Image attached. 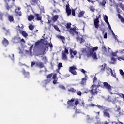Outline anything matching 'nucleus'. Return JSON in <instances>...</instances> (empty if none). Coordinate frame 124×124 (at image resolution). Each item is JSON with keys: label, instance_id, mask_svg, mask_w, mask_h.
I'll list each match as a JSON object with an SVG mask.
<instances>
[{"label": "nucleus", "instance_id": "nucleus-59", "mask_svg": "<svg viewBox=\"0 0 124 124\" xmlns=\"http://www.w3.org/2000/svg\"><path fill=\"white\" fill-rule=\"evenodd\" d=\"M37 1V0H31V2H33V3H36Z\"/></svg>", "mask_w": 124, "mask_h": 124}, {"label": "nucleus", "instance_id": "nucleus-25", "mask_svg": "<svg viewBox=\"0 0 124 124\" xmlns=\"http://www.w3.org/2000/svg\"><path fill=\"white\" fill-rule=\"evenodd\" d=\"M68 91L70 92V93H76V90L74 89V88H70L68 89Z\"/></svg>", "mask_w": 124, "mask_h": 124}, {"label": "nucleus", "instance_id": "nucleus-24", "mask_svg": "<svg viewBox=\"0 0 124 124\" xmlns=\"http://www.w3.org/2000/svg\"><path fill=\"white\" fill-rule=\"evenodd\" d=\"M100 67L101 71H104L105 70V67H106V64L101 65Z\"/></svg>", "mask_w": 124, "mask_h": 124}, {"label": "nucleus", "instance_id": "nucleus-28", "mask_svg": "<svg viewBox=\"0 0 124 124\" xmlns=\"http://www.w3.org/2000/svg\"><path fill=\"white\" fill-rule=\"evenodd\" d=\"M21 34H22L23 36L24 37H25V38H27L28 37V33L25 31H22Z\"/></svg>", "mask_w": 124, "mask_h": 124}, {"label": "nucleus", "instance_id": "nucleus-43", "mask_svg": "<svg viewBox=\"0 0 124 124\" xmlns=\"http://www.w3.org/2000/svg\"><path fill=\"white\" fill-rule=\"evenodd\" d=\"M77 94H78V95H79V96H81V95H82V92L81 91H78L77 92Z\"/></svg>", "mask_w": 124, "mask_h": 124}, {"label": "nucleus", "instance_id": "nucleus-32", "mask_svg": "<svg viewBox=\"0 0 124 124\" xmlns=\"http://www.w3.org/2000/svg\"><path fill=\"white\" fill-rule=\"evenodd\" d=\"M106 1H107V0H103L101 3H100L101 5L102 6H104L105 4H106Z\"/></svg>", "mask_w": 124, "mask_h": 124}, {"label": "nucleus", "instance_id": "nucleus-41", "mask_svg": "<svg viewBox=\"0 0 124 124\" xmlns=\"http://www.w3.org/2000/svg\"><path fill=\"white\" fill-rule=\"evenodd\" d=\"M108 71H109V72L110 73H111L112 75H114V74H113V72L112 71V69L109 68L107 69Z\"/></svg>", "mask_w": 124, "mask_h": 124}, {"label": "nucleus", "instance_id": "nucleus-45", "mask_svg": "<svg viewBox=\"0 0 124 124\" xmlns=\"http://www.w3.org/2000/svg\"><path fill=\"white\" fill-rule=\"evenodd\" d=\"M16 0H5V2H9V1H13V3H14V1Z\"/></svg>", "mask_w": 124, "mask_h": 124}, {"label": "nucleus", "instance_id": "nucleus-7", "mask_svg": "<svg viewBox=\"0 0 124 124\" xmlns=\"http://www.w3.org/2000/svg\"><path fill=\"white\" fill-rule=\"evenodd\" d=\"M103 87L105 88L106 90L109 91V92H111L112 91V87L108 83V82H105L103 83Z\"/></svg>", "mask_w": 124, "mask_h": 124}, {"label": "nucleus", "instance_id": "nucleus-15", "mask_svg": "<svg viewBox=\"0 0 124 124\" xmlns=\"http://www.w3.org/2000/svg\"><path fill=\"white\" fill-rule=\"evenodd\" d=\"M2 43L4 46H7L9 44V42L5 38H4Z\"/></svg>", "mask_w": 124, "mask_h": 124}, {"label": "nucleus", "instance_id": "nucleus-29", "mask_svg": "<svg viewBox=\"0 0 124 124\" xmlns=\"http://www.w3.org/2000/svg\"><path fill=\"white\" fill-rule=\"evenodd\" d=\"M23 75L25 76V78L29 77L30 76V73L24 71L23 72Z\"/></svg>", "mask_w": 124, "mask_h": 124}, {"label": "nucleus", "instance_id": "nucleus-48", "mask_svg": "<svg viewBox=\"0 0 124 124\" xmlns=\"http://www.w3.org/2000/svg\"><path fill=\"white\" fill-rule=\"evenodd\" d=\"M90 11H92V12H94L95 9H94V8H93V7H91L90 8Z\"/></svg>", "mask_w": 124, "mask_h": 124}, {"label": "nucleus", "instance_id": "nucleus-4", "mask_svg": "<svg viewBox=\"0 0 124 124\" xmlns=\"http://www.w3.org/2000/svg\"><path fill=\"white\" fill-rule=\"evenodd\" d=\"M64 50H63L62 52V60H67V55L69 54L68 52V49L66 47H64Z\"/></svg>", "mask_w": 124, "mask_h": 124}, {"label": "nucleus", "instance_id": "nucleus-52", "mask_svg": "<svg viewBox=\"0 0 124 124\" xmlns=\"http://www.w3.org/2000/svg\"><path fill=\"white\" fill-rule=\"evenodd\" d=\"M96 106H97V107H98V108H99L100 109L103 108V107L102 106H100L99 105H96Z\"/></svg>", "mask_w": 124, "mask_h": 124}, {"label": "nucleus", "instance_id": "nucleus-38", "mask_svg": "<svg viewBox=\"0 0 124 124\" xmlns=\"http://www.w3.org/2000/svg\"><path fill=\"white\" fill-rule=\"evenodd\" d=\"M97 83H98V84L97 85V87L98 88V87H100L102 82H101V81H100V80H98Z\"/></svg>", "mask_w": 124, "mask_h": 124}, {"label": "nucleus", "instance_id": "nucleus-23", "mask_svg": "<svg viewBox=\"0 0 124 124\" xmlns=\"http://www.w3.org/2000/svg\"><path fill=\"white\" fill-rule=\"evenodd\" d=\"M111 63H112V64H114L116 62V61H117V59H116L115 58H114V56L111 57Z\"/></svg>", "mask_w": 124, "mask_h": 124}, {"label": "nucleus", "instance_id": "nucleus-56", "mask_svg": "<svg viewBox=\"0 0 124 124\" xmlns=\"http://www.w3.org/2000/svg\"><path fill=\"white\" fill-rule=\"evenodd\" d=\"M48 46H50V48H53V44L51 43H49Z\"/></svg>", "mask_w": 124, "mask_h": 124}, {"label": "nucleus", "instance_id": "nucleus-2", "mask_svg": "<svg viewBox=\"0 0 124 124\" xmlns=\"http://www.w3.org/2000/svg\"><path fill=\"white\" fill-rule=\"evenodd\" d=\"M66 28L67 30H69L68 31L72 35H74L75 34L78 35L79 34V32L76 31L75 27L71 28V23L70 22L66 24Z\"/></svg>", "mask_w": 124, "mask_h": 124}, {"label": "nucleus", "instance_id": "nucleus-57", "mask_svg": "<svg viewBox=\"0 0 124 124\" xmlns=\"http://www.w3.org/2000/svg\"><path fill=\"white\" fill-rule=\"evenodd\" d=\"M5 31L6 35H7V34H8V33H9V30L7 29V30H6V31Z\"/></svg>", "mask_w": 124, "mask_h": 124}, {"label": "nucleus", "instance_id": "nucleus-27", "mask_svg": "<svg viewBox=\"0 0 124 124\" xmlns=\"http://www.w3.org/2000/svg\"><path fill=\"white\" fill-rule=\"evenodd\" d=\"M58 19H59V15H56L53 16V20L54 22H56V21H57Z\"/></svg>", "mask_w": 124, "mask_h": 124}, {"label": "nucleus", "instance_id": "nucleus-39", "mask_svg": "<svg viewBox=\"0 0 124 124\" xmlns=\"http://www.w3.org/2000/svg\"><path fill=\"white\" fill-rule=\"evenodd\" d=\"M40 45V42L37 41L35 43V46L36 47L37 46H39Z\"/></svg>", "mask_w": 124, "mask_h": 124}, {"label": "nucleus", "instance_id": "nucleus-60", "mask_svg": "<svg viewBox=\"0 0 124 124\" xmlns=\"http://www.w3.org/2000/svg\"><path fill=\"white\" fill-rule=\"evenodd\" d=\"M121 8L122 9V10H123V11L124 12V5H121Z\"/></svg>", "mask_w": 124, "mask_h": 124}, {"label": "nucleus", "instance_id": "nucleus-63", "mask_svg": "<svg viewBox=\"0 0 124 124\" xmlns=\"http://www.w3.org/2000/svg\"><path fill=\"white\" fill-rule=\"evenodd\" d=\"M106 24H107L108 27H109L110 26H111L110 25V23H109V21L106 22Z\"/></svg>", "mask_w": 124, "mask_h": 124}, {"label": "nucleus", "instance_id": "nucleus-33", "mask_svg": "<svg viewBox=\"0 0 124 124\" xmlns=\"http://www.w3.org/2000/svg\"><path fill=\"white\" fill-rule=\"evenodd\" d=\"M53 27L54 28L55 30H56L57 31L61 32V31L60 30V29H59V27H58V26L54 25Z\"/></svg>", "mask_w": 124, "mask_h": 124}, {"label": "nucleus", "instance_id": "nucleus-10", "mask_svg": "<svg viewBox=\"0 0 124 124\" xmlns=\"http://www.w3.org/2000/svg\"><path fill=\"white\" fill-rule=\"evenodd\" d=\"M74 101L75 99L72 98L71 100H68L67 101V104L69 106H74Z\"/></svg>", "mask_w": 124, "mask_h": 124}, {"label": "nucleus", "instance_id": "nucleus-37", "mask_svg": "<svg viewBox=\"0 0 124 124\" xmlns=\"http://www.w3.org/2000/svg\"><path fill=\"white\" fill-rule=\"evenodd\" d=\"M75 105H78L79 104V99H76L75 101Z\"/></svg>", "mask_w": 124, "mask_h": 124}, {"label": "nucleus", "instance_id": "nucleus-58", "mask_svg": "<svg viewBox=\"0 0 124 124\" xmlns=\"http://www.w3.org/2000/svg\"><path fill=\"white\" fill-rule=\"evenodd\" d=\"M67 9H70V8H69V4H68L67 5H66V10Z\"/></svg>", "mask_w": 124, "mask_h": 124}, {"label": "nucleus", "instance_id": "nucleus-5", "mask_svg": "<svg viewBox=\"0 0 124 124\" xmlns=\"http://www.w3.org/2000/svg\"><path fill=\"white\" fill-rule=\"evenodd\" d=\"M101 16L99 15L98 16H96V18L94 19V25L96 29H98L99 27V18H101Z\"/></svg>", "mask_w": 124, "mask_h": 124}, {"label": "nucleus", "instance_id": "nucleus-21", "mask_svg": "<svg viewBox=\"0 0 124 124\" xmlns=\"http://www.w3.org/2000/svg\"><path fill=\"white\" fill-rule=\"evenodd\" d=\"M87 82V78H82V80L80 82V85H82V86H84L85 84H86Z\"/></svg>", "mask_w": 124, "mask_h": 124}, {"label": "nucleus", "instance_id": "nucleus-31", "mask_svg": "<svg viewBox=\"0 0 124 124\" xmlns=\"http://www.w3.org/2000/svg\"><path fill=\"white\" fill-rule=\"evenodd\" d=\"M66 12L68 16H69V15H71V9H69L66 10Z\"/></svg>", "mask_w": 124, "mask_h": 124}, {"label": "nucleus", "instance_id": "nucleus-35", "mask_svg": "<svg viewBox=\"0 0 124 124\" xmlns=\"http://www.w3.org/2000/svg\"><path fill=\"white\" fill-rule=\"evenodd\" d=\"M104 20L106 23V22H108V17L106 15L104 17Z\"/></svg>", "mask_w": 124, "mask_h": 124}, {"label": "nucleus", "instance_id": "nucleus-3", "mask_svg": "<svg viewBox=\"0 0 124 124\" xmlns=\"http://www.w3.org/2000/svg\"><path fill=\"white\" fill-rule=\"evenodd\" d=\"M91 89L89 92L93 96V95H97V93H100V90L98 89V87L95 84L92 85L91 87Z\"/></svg>", "mask_w": 124, "mask_h": 124}, {"label": "nucleus", "instance_id": "nucleus-64", "mask_svg": "<svg viewBox=\"0 0 124 124\" xmlns=\"http://www.w3.org/2000/svg\"><path fill=\"white\" fill-rule=\"evenodd\" d=\"M81 106H85V103L84 102H81Z\"/></svg>", "mask_w": 124, "mask_h": 124}, {"label": "nucleus", "instance_id": "nucleus-22", "mask_svg": "<svg viewBox=\"0 0 124 124\" xmlns=\"http://www.w3.org/2000/svg\"><path fill=\"white\" fill-rule=\"evenodd\" d=\"M58 38L61 39L63 43H64V40H65V38L63 36L58 35Z\"/></svg>", "mask_w": 124, "mask_h": 124}, {"label": "nucleus", "instance_id": "nucleus-13", "mask_svg": "<svg viewBox=\"0 0 124 124\" xmlns=\"http://www.w3.org/2000/svg\"><path fill=\"white\" fill-rule=\"evenodd\" d=\"M70 54L71 55V59H74V56H76V54H77V51H74L72 49H70ZM73 54V55H72Z\"/></svg>", "mask_w": 124, "mask_h": 124}, {"label": "nucleus", "instance_id": "nucleus-40", "mask_svg": "<svg viewBox=\"0 0 124 124\" xmlns=\"http://www.w3.org/2000/svg\"><path fill=\"white\" fill-rule=\"evenodd\" d=\"M118 16L119 19H120L121 20V21L122 22V21L123 20L122 19H124V18L122 17V16H121L120 14H118Z\"/></svg>", "mask_w": 124, "mask_h": 124}, {"label": "nucleus", "instance_id": "nucleus-1", "mask_svg": "<svg viewBox=\"0 0 124 124\" xmlns=\"http://www.w3.org/2000/svg\"><path fill=\"white\" fill-rule=\"evenodd\" d=\"M88 52L87 53V55L88 57H90V56H91L94 60H97V55H96V52L95 51H97L98 50V46H95L93 48H88Z\"/></svg>", "mask_w": 124, "mask_h": 124}, {"label": "nucleus", "instance_id": "nucleus-53", "mask_svg": "<svg viewBox=\"0 0 124 124\" xmlns=\"http://www.w3.org/2000/svg\"><path fill=\"white\" fill-rule=\"evenodd\" d=\"M52 76L53 79H55L57 78V75L55 74H54Z\"/></svg>", "mask_w": 124, "mask_h": 124}, {"label": "nucleus", "instance_id": "nucleus-26", "mask_svg": "<svg viewBox=\"0 0 124 124\" xmlns=\"http://www.w3.org/2000/svg\"><path fill=\"white\" fill-rule=\"evenodd\" d=\"M8 18L10 22H13V21H14V19L13 18V16L9 15L8 16Z\"/></svg>", "mask_w": 124, "mask_h": 124}, {"label": "nucleus", "instance_id": "nucleus-18", "mask_svg": "<svg viewBox=\"0 0 124 124\" xmlns=\"http://www.w3.org/2000/svg\"><path fill=\"white\" fill-rule=\"evenodd\" d=\"M28 20L30 22H31V21H32V20H34V16L33 15H30V16H28Z\"/></svg>", "mask_w": 124, "mask_h": 124}, {"label": "nucleus", "instance_id": "nucleus-42", "mask_svg": "<svg viewBox=\"0 0 124 124\" xmlns=\"http://www.w3.org/2000/svg\"><path fill=\"white\" fill-rule=\"evenodd\" d=\"M35 65V62L33 61L31 62V67H33Z\"/></svg>", "mask_w": 124, "mask_h": 124}, {"label": "nucleus", "instance_id": "nucleus-36", "mask_svg": "<svg viewBox=\"0 0 124 124\" xmlns=\"http://www.w3.org/2000/svg\"><path fill=\"white\" fill-rule=\"evenodd\" d=\"M61 67H62V63H59L58 66V68L59 70H60V69H61Z\"/></svg>", "mask_w": 124, "mask_h": 124}, {"label": "nucleus", "instance_id": "nucleus-55", "mask_svg": "<svg viewBox=\"0 0 124 124\" xmlns=\"http://www.w3.org/2000/svg\"><path fill=\"white\" fill-rule=\"evenodd\" d=\"M112 56V57H117V52H113Z\"/></svg>", "mask_w": 124, "mask_h": 124}, {"label": "nucleus", "instance_id": "nucleus-11", "mask_svg": "<svg viewBox=\"0 0 124 124\" xmlns=\"http://www.w3.org/2000/svg\"><path fill=\"white\" fill-rule=\"evenodd\" d=\"M52 77H53V73H51L47 75L46 76L47 80H46V81L47 83H50V81L52 80V79H51Z\"/></svg>", "mask_w": 124, "mask_h": 124}, {"label": "nucleus", "instance_id": "nucleus-17", "mask_svg": "<svg viewBox=\"0 0 124 124\" xmlns=\"http://www.w3.org/2000/svg\"><path fill=\"white\" fill-rule=\"evenodd\" d=\"M120 54H121V55H122V56H120L119 57V59H120L121 60H123L124 61V49L122 50H120Z\"/></svg>", "mask_w": 124, "mask_h": 124}, {"label": "nucleus", "instance_id": "nucleus-44", "mask_svg": "<svg viewBox=\"0 0 124 124\" xmlns=\"http://www.w3.org/2000/svg\"><path fill=\"white\" fill-rule=\"evenodd\" d=\"M32 48H33V45H31L29 48V51L30 52H31V51L32 50Z\"/></svg>", "mask_w": 124, "mask_h": 124}, {"label": "nucleus", "instance_id": "nucleus-9", "mask_svg": "<svg viewBox=\"0 0 124 124\" xmlns=\"http://www.w3.org/2000/svg\"><path fill=\"white\" fill-rule=\"evenodd\" d=\"M44 45L46 46L45 47V50L43 52V54L44 55V54H45V51H48L49 50V46H48L49 44V43L48 42V41H44Z\"/></svg>", "mask_w": 124, "mask_h": 124}, {"label": "nucleus", "instance_id": "nucleus-20", "mask_svg": "<svg viewBox=\"0 0 124 124\" xmlns=\"http://www.w3.org/2000/svg\"><path fill=\"white\" fill-rule=\"evenodd\" d=\"M85 14V11H80L78 15V17L79 18H82V17H84V15Z\"/></svg>", "mask_w": 124, "mask_h": 124}, {"label": "nucleus", "instance_id": "nucleus-50", "mask_svg": "<svg viewBox=\"0 0 124 124\" xmlns=\"http://www.w3.org/2000/svg\"><path fill=\"white\" fill-rule=\"evenodd\" d=\"M119 71H120V74H121V75H124V71H123V70H119Z\"/></svg>", "mask_w": 124, "mask_h": 124}, {"label": "nucleus", "instance_id": "nucleus-62", "mask_svg": "<svg viewBox=\"0 0 124 124\" xmlns=\"http://www.w3.org/2000/svg\"><path fill=\"white\" fill-rule=\"evenodd\" d=\"M53 83L54 84H57V79H54L53 81Z\"/></svg>", "mask_w": 124, "mask_h": 124}, {"label": "nucleus", "instance_id": "nucleus-61", "mask_svg": "<svg viewBox=\"0 0 124 124\" xmlns=\"http://www.w3.org/2000/svg\"><path fill=\"white\" fill-rule=\"evenodd\" d=\"M81 72H82V73H84V74H85V73H86V71H85V70H84L83 69H82L81 70Z\"/></svg>", "mask_w": 124, "mask_h": 124}, {"label": "nucleus", "instance_id": "nucleus-8", "mask_svg": "<svg viewBox=\"0 0 124 124\" xmlns=\"http://www.w3.org/2000/svg\"><path fill=\"white\" fill-rule=\"evenodd\" d=\"M103 112L104 117H107V118H110V113H109V109H104Z\"/></svg>", "mask_w": 124, "mask_h": 124}, {"label": "nucleus", "instance_id": "nucleus-46", "mask_svg": "<svg viewBox=\"0 0 124 124\" xmlns=\"http://www.w3.org/2000/svg\"><path fill=\"white\" fill-rule=\"evenodd\" d=\"M72 15H73V16H75V10H72Z\"/></svg>", "mask_w": 124, "mask_h": 124}, {"label": "nucleus", "instance_id": "nucleus-54", "mask_svg": "<svg viewBox=\"0 0 124 124\" xmlns=\"http://www.w3.org/2000/svg\"><path fill=\"white\" fill-rule=\"evenodd\" d=\"M102 49L104 50V51L106 52L107 49H106V47L105 46H103Z\"/></svg>", "mask_w": 124, "mask_h": 124}, {"label": "nucleus", "instance_id": "nucleus-47", "mask_svg": "<svg viewBox=\"0 0 124 124\" xmlns=\"http://www.w3.org/2000/svg\"><path fill=\"white\" fill-rule=\"evenodd\" d=\"M2 17H3V14L0 13V19L1 21L3 20Z\"/></svg>", "mask_w": 124, "mask_h": 124}, {"label": "nucleus", "instance_id": "nucleus-19", "mask_svg": "<svg viewBox=\"0 0 124 124\" xmlns=\"http://www.w3.org/2000/svg\"><path fill=\"white\" fill-rule=\"evenodd\" d=\"M5 6L6 7V9H7L8 11H9V10L12 8V5H9L8 2H6Z\"/></svg>", "mask_w": 124, "mask_h": 124}, {"label": "nucleus", "instance_id": "nucleus-34", "mask_svg": "<svg viewBox=\"0 0 124 124\" xmlns=\"http://www.w3.org/2000/svg\"><path fill=\"white\" fill-rule=\"evenodd\" d=\"M29 29L30 30V31H33L34 29V26L32 25H31L29 26Z\"/></svg>", "mask_w": 124, "mask_h": 124}, {"label": "nucleus", "instance_id": "nucleus-51", "mask_svg": "<svg viewBox=\"0 0 124 124\" xmlns=\"http://www.w3.org/2000/svg\"><path fill=\"white\" fill-rule=\"evenodd\" d=\"M95 81H97V78H96V77H95L93 80V83H95Z\"/></svg>", "mask_w": 124, "mask_h": 124}, {"label": "nucleus", "instance_id": "nucleus-16", "mask_svg": "<svg viewBox=\"0 0 124 124\" xmlns=\"http://www.w3.org/2000/svg\"><path fill=\"white\" fill-rule=\"evenodd\" d=\"M35 16L36 17L37 21H41L42 20V16L39 14H34Z\"/></svg>", "mask_w": 124, "mask_h": 124}, {"label": "nucleus", "instance_id": "nucleus-30", "mask_svg": "<svg viewBox=\"0 0 124 124\" xmlns=\"http://www.w3.org/2000/svg\"><path fill=\"white\" fill-rule=\"evenodd\" d=\"M101 31L102 32V34L104 36V38H107V32H106L104 33V30H101Z\"/></svg>", "mask_w": 124, "mask_h": 124}, {"label": "nucleus", "instance_id": "nucleus-49", "mask_svg": "<svg viewBox=\"0 0 124 124\" xmlns=\"http://www.w3.org/2000/svg\"><path fill=\"white\" fill-rule=\"evenodd\" d=\"M60 88L62 89V90H65V87L62 85L60 86Z\"/></svg>", "mask_w": 124, "mask_h": 124}, {"label": "nucleus", "instance_id": "nucleus-12", "mask_svg": "<svg viewBox=\"0 0 124 124\" xmlns=\"http://www.w3.org/2000/svg\"><path fill=\"white\" fill-rule=\"evenodd\" d=\"M36 65L39 68H44V63H43L42 62H37L36 63Z\"/></svg>", "mask_w": 124, "mask_h": 124}, {"label": "nucleus", "instance_id": "nucleus-6", "mask_svg": "<svg viewBox=\"0 0 124 124\" xmlns=\"http://www.w3.org/2000/svg\"><path fill=\"white\" fill-rule=\"evenodd\" d=\"M77 69L76 66H73L69 67V71L73 75H77V72L76 71Z\"/></svg>", "mask_w": 124, "mask_h": 124}, {"label": "nucleus", "instance_id": "nucleus-14", "mask_svg": "<svg viewBox=\"0 0 124 124\" xmlns=\"http://www.w3.org/2000/svg\"><path fill=\"white\" fill-rule=\"evenodd\" d=\"M76 39L78 42H79V43H83L85 42V39H84V38H83V37H80L79 36H78L76 38Z\"/></svg>", "mask_w": 124, "mask_h": 124}]
</instances>
